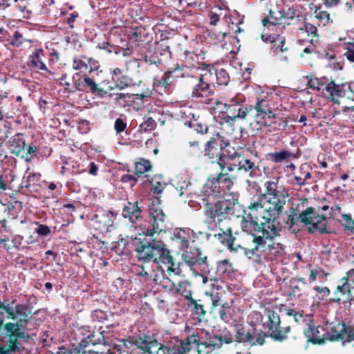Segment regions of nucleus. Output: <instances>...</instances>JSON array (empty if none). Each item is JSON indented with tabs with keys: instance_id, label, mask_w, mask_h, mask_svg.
Masks as SVG:
<instances>
[{
	"instance_id": "1",
	"label": "nucleus",
	"mask_w": 354,
	"mask_h": 354,
	"mask_svg": "<svg viewBox=\"0 0 354 354\" xmlns=\"http://www.w3.org/2000/svg\"><path fill=\"white\" fill-rule=\"evenodd\" d=\"M265 187L264 194L252 199L241 224L242 230L252 236L254 243L253 249L245 252L246 255L254 256L257 259V253L263 249L265 239L279 235L274 223L282 214L288 196L279 190L277 181H267Z\"/></svg>"
},
{
	"instance_id": "2",
	"label": "nucleus",
	"mask_w": 354,
	"mask_h": 354,
	"mask_svg": "<svg viewBox=\"0 0 354 354\" xmlns=\"http://www.w3.org/2000/svg\"><path fill=\"white\" fill-rule=\"evenodd\" d=\"M333 207L327 204L318 206H310L305 209L299 210L298 207L291 206L286 212V216L283 218L285 227L292 232H298L301 223L308 227V232L313 234L318 232L330 234L332 231L328 227V219H334Z\"/></svg>"
},
{
	"instance_id": "3",
	"label": "nucleus",
	"mask_w": 354,
	"mask_h": 354,
	"mask_svg": "<svg viewBox=\"0 0 354 354\" xmlns=\"http://www.w3.org/2000/svg\"><path fill=\"white\" fill-rule=\"evenodd\" d=\"M135 251L137 257L144 263L153 262L156 264H169L168 272L179 274L181 272L180 263L173 259L169 250L162 241L135 239Z\"/></svg>"
},
{
	"instance_id": "4",
	"label": "nucleus",
	"mask_w": 354,
	"mask_h": 354,
	"mask_svg": "<svg viewBox=\"0 0 354 354\" xmlns=\"http://www.w3.org/2000/svg\"><path fill=\"white\" fill-rule=\"evenodd\" d=\"M229 194L224 199L218 197H203L204 215L209 225H218L225 220L235 216V206L239 204V196Z\"/></svg>"
},
{
	"instance_id": "5",
	"label": "nucleus",
	"mask_w": 354,
	"mask_h": 354,
	"mask_svg": "<svg viewBox=\"0 0 354 354\" xmlns=\"http://www.w3.org/2000/svg\"><path fill=\"white\" fill-rule=\"evenodd\" d=\"M212 71L202 73L198 77V82L192 90L191 97L196 102L214 106L222 104L216 97L213 84Z\"/></svg>"
},
{
	"instance_id": "6",
	"label": "nucleus",
	"mask_w": 354,
	"mask_h": 354,
	"mask_svg": "<svg viewBox=\"0 0 354 354\" xmlns=\"http://www.w3.org/2000/svg\"><path fill=\"white\" fill-rule=\"evenodd\" d=\"M227 116L225 117L227 123L235 122H249L254 112L253 105L245 104V97L241 94H236L224 103Z\"/></svg>"
},
{
	"instance_id": "7",
	"label": "nucleus",
	"mask_w": 354,
	"mask_h": 354,
	"mask_svg": "<svg viewBox=\"0 0 354 354\" xmlns=\"http://www.w3.org/2000/svg\"><path fill=\"white\" fill-rule=\"evenodd\" d=\"M230 146V141L224 138L218 133L214 134L205 144L204 156L207 157L212 163H217L221 169L225 170V165L228 161V156L225 154V148Z\"/></svg>"
},
{
	"instance_id": "8",
	"label": "nucleus",
	"mask_w": 354,
	"mask_h": 354,
	"mask_svg": "<svg viewBox=\"0 0 354 354\" xmlns=\"http://www.w3.org/2000/svg\"><path fill=\"white\" fill-rule=\"evenodd\" d=\"M234 178L228 176L227 173L220 172L216 177L212 179L209 178L203 188V197H218L222 196L224 199L225 195H238L237 193L232 192L231 187L234 185Z\"/></svg>"
},
{
	"instance_id": "9",
	"label": "nucleus",
	"mask_w": 354,
	"mask_h": 354,
	"mask_svg": "<svg viewBox=\"0 0 354 354\" xmlns=\"http://www.w3.org/2000/svg\"><path fill=\"white\" fill-rule=\"evenodd\" d=\"M167 216L160 207L159 199L156 198V203L153 201L149 205V216L147 223L143 227L140 226L143 234L153 237L156 234H159L165 231L167 226Z\"/></svg>"
},
{
	"instance_id": "10",
	"label": "nucleus",
	"mask_w": 354,
	"mask_h": 354,
	"mask_svg": "<svg viewBox=\"0 0 354 354\" xmlns=\"http://www.w3.org/2000/svg\"><path fill=\"white\" fill-rule=\"evenodd\" d=\"M330 301L349 306L354 301V268L346 272V275L338 281L337 286L333 292Z\"/></svg>"
},
{
	"instance_id": "11",
	"label": "nucleus",
	"mask_w": 354,
	"mask_h": 354,
	"mask_svg": "<svg viewBox=\"0 0 354 354\" xmlns=\"http://www.w3.org/2000/svg\"><path fill=\"white\" fill-rule=\"evenodd\" d=\"M157 345V340L150 335H144L142 337H138L135 339H125L121 341V344H115L109 347L111 351L118 354H130V350L136 347L142 350L144 353L150 351L154 346Z\"/></svg>"
},
{
	"instance_id": "12",
	"label": "nucleus",
	"mask_w": 354,
	"mask_h": 354,
	"mask_svg": "<svg viewBox=\"0 0 354 354\" xmlns=\"http://www.w3.org/2000/svg\"><path fill=\"white\" fill-rule=\"evenodd\" d=\"M268 334L263 330H257L254 325H235V341L238 343L248 344L251 346L263 345Z\"/></svg>"
},
{
	"instance_id": "13",
	"label": "nucleus",
	"mask_w": 354,
	"mask_h": 354,
	"mask_svg": "<svg viewBox=\"0 0 354 354\" xmlns=\"http://www.w3.org/2000/svg\"><path fill=\"white\" fill-rule=\"evenodd\" d=\"M198 335L199 341L197 343H194L197 348L198 354L201 352L205 351V349H209L214 351L220 348L223 344H230L233 342V335L230 333L227 332L219 336L212 335L209 332H202L201 335Z\"/></svg>"
},
{
	"instance_id": "14",
	"label": "nucleus",
	"mask_w": 354,
	"mask_h": 354,
	"mask_svg": "<svg viewBox=\"0 0 354 354\" xmlns=\"http://www.w3.org/2000/svg\"><path fill=\"white\" fill-rule=\"evenodd\" d=\"M265 328L268 329L272 339L276 342H283L288 339V334L290 333V326H281V319L279 314L272 310L268 311V321L263 323Z\"/></svg>"
},
{
	"instance_id": "15",
	"label": "nucleus",
	"mask_w": 354,
	"mask_h": 354,
	"mask_svg": "<svg viewBox=\"0 0 354 354\" xmlns=\"http://www.w3.org/2000/svg\"><path fill=\"white\" fill-rule=\"evenodd\" d=\"M220 232L217 234H214V237L223 245H225L229 250L231 252H237L239 250H243V253L245 256L250 259L253 260L254 262L260 264L261 261V255H262V251L264 250V249L261 250L260 252H258V257H259V259H256V257H250L247 256L245 252L249 250H252L254 248V245L250 248H245L242 247L239 243H236V237L233 234V232L231 227L227 228L225 230L223 229L220 228ZM252 243L254 245V243L252 242ZM265 248V246L263 247Z\"/></svg>"
},
{
	"instance_id": "16",
	"label": "nucleus",
	"mask_w": 354,
	"mask_h": 354,
	"mask_svg": "<svg viewBox=\"0 0 354 354\" xmlns=\"http://www.w3.org/2000/svg\"><path fill=\"white\" fill-rule=\"evenodd\" d=\"M198 341V335L193 334L188 336L185 340H181L179 345L172 347L164 346L157 342V345L147 353L151 354H186L195 346L194 343H197Z\"/></svg>"
},
{
	"instance_id": "17",
	"label": "nucleus",
	"mask_w": 354,
	"mask_h": 354,
	"mask_svg": "<svg viewBox=\"0 0 354 354\" xmlns=\"http://www.w3.org/2000/svg\"><path fill=\"white\" fill-rule=\"evenodd\" d=\"M206 51L198 50L195 51L185 50L182 55L181 64L185 69H201L203 73L214 70L210 64L203 62L205 59Z\"/></svg>"
},
{
	"instance_id": "18",
	"label": "nucleus",
	"mask_w": 354,
	"mask_h": 354,
	"mask_svg": "<svg viewBox=\"0 0 354 354\" xmlns=\"http://www.w3.org/2000/svg\"><path fill=\"white\" fill-rule=\"evenodd\" d=\"M182 259L191 269L198 268L205 271L209 268L207 257L198 247H189L182 254Z\"/></svg>"
},
{
	"instance_id": "19",
	"label": "nucleus",
	"mask_w": 354,
	"mask_h": 354,
	"mask_svg": "<svg viewBox=\"0 0 354 354\" xmlns=\"http://www.w3.org/2000/svg\"><path fill=\"white\" fill-rule=\"evenodd\" d=\"M250 150L247 148L241 151H234L230 156H228V160L234 162L237 171H243L248 173L249 176L252 177L254 173L259 169V166L254 161L252 160Z\"/></svg>"
},
{
	"instance_id": "20",
	"label": "nucleus",
	"mask_w": 354,
	"mask_h": 354,
	"mask_svg": "<svg viewBox=\"0 0 354 354\" xmlns=\"http://www.w3.org/2000/svg\"><path fill=\"white\" fill-rule=\"evenodd\" d=\"M73 81L74 87L79 91L91 92L100 98L106 97L107 91L99 86L93 78L86 74L80 75L79 73H75L73 77Z\"/></svg>"
},
{
	"instance_id": "21",
	"label": "nucleus",
	"mask_w": 354,
	"mask_h": 354,
	"mask_svg": "<svg viewBox=\"0 0 354 354\" xmlns=\"http://www.w3.org/2000/svg\"><path fill=\"white\" fill-rule=\"evenodd\" d=\"M350 84H337L334 80L330 81L328 83L325 82L321 93L322 95L334 102L339 104V98L341 97H352L348 95Z\"/></svg>"
},
{
	"instance_id": "22",
	"label": "nucleus",
	"mask_w": 354,
	"mask_h": 354,
	"mask_svg": "<svg viewBox=\"0 0 354 354\" xmlns=\"http://www.w3.org/2000/svg\"><path fill=\"white\" fill-rule=\"evenodd\" d=\"M23 323L26 324V319L20 318L17 323H8L5 325L4 328L8 337V348L10 351H15L19 348L20 343L18 342L19 339H24V333L21 332L20 326Z\"/></svg>"
},
{
	"instance_id": "23",
	"label": "nucleus",
	"mask_w": 354,
	"mask_h": 354,
	"mask_svg": "<svg viewBox=\"0 0 354 354\" xmlns=\"http://www.w3.org/2000/svg\"><path fill=\"white\" fill-rule=\"evenodd\" d=\"M195 234L189 228H176L171 235V241L175 243L183 252L189 248L191 243L195 241Z\"/></svg>"
},
{
	"instance_id": "24",
	"label": "nucleus",
	"mask_w": 354,
	"mask_h": 354,
	"mask_svg": "<svg viewBox=\"0 0 354 354\" xmlns=\"http://www.w3.org/2000/svg\"><path fill=\"white\" fill-rule=\"evenodd\" d=\"M142 201H127L122 209V215L123 218L128 219L132 223L136 224L142 218Z\"/></svg>"
},
{
	"instance_id": "25",
	"label": "nucleus",
	"mask_w": 354,
	"mask_h": 354,
	"mask_svg": "<svg viewBox=\"0 0 354 354\" xmlns=\"http://www.w3.org/2000/svg\"><path fill=\"white\" fill-rule=\"evenodd\" d=\"M253 109L255 111L254 118L258 124H263L264 121L263 120H265L266 116H268V118H277L268 100L257 98Z\"/></svg>"
},
{
	"instance_id": "26",
	"label": "nucleus",
	"mask_w": 354,
	"mask_h": 354,
	"mask_svg": "<svg viewBox=\"0 0 354 354\" xmlns=\"http://www.w3.org/2000/svg\"><path fill=\"white\" fill-rule=\"evenodd\" d=\"M111 80L114 82V86H110V89L118 88L123 90L126 88L135 86L136 82L127 74L123 73L122 69L119 68H113L110 69Z\"/></svg>"
},
{
	"instance_id": "27",
	"label": "nucleus",
	"mask_w": 354,
	"mask_h": 354,
	"mask_svg": "<svg viewBox=\"0 0 354 354\" xmlns=\"http://www.w3.org/2000/svg\"><path fill=\"white\" fill-rule=\"evenodd\" d=\"M330 339L332 341H353L354 326L346 325L344 322H339L332 329Z\"/></svg>"
},
{
	"instance_id": "28",
	"label": "nucleus",
	"mask_w": 354,
	"mask_h": 354,
	"mask_svg": "<svg viewBox=\"0 0 354 354\" xmlns=\"http://www.w3.org/2000/svg\"><path fill=\"white\" fill-rule=\"evenodd\" d=\"M184 308L189 310L194 319L201 322L205 319L207 310L202 299H196L194 297L189 298L184 304Z\"/></svg>"
},
{
	"instance_id": "29",
	"label": "nucleus",
	"mask_w": 354,
	"mask_h": 354,
	"mask_svg": "<svg viewBox=\"0 0 354 354\" xmlns=\"http://www.w3.org/2000/svg\"><path fill=\"white\" fill-rule=\"evenodd\" d=\"M126 35L129 40L139 46L140 42L147 41L149 37L147 28L143 26H132Z\"/></svg>"
},
{
	"instance_id": "30",
	"label": "nucleus",
	"mask_w": 354,
	"mask_h": 354,
	"mask_svg": "<svg viewBox=\"0 0 354 354\" xmlns=\"http://www.w3.org/2000/svg\"><path fill=\"white\" fill-rule=\"evenodd\" d=\"M45 57L44 50L42 48H36L35 51L28 56V66L36 70L47 71L52 74L43 61Z\"/></svg>"
},
{
	"instance_id": "31",
	"label": "nucleus",
	"mask_w": 354,
	"mask_h": 354,
	"mask_svg": "<svg viewBox=\"0 0 354 354\" xmlns=\"http://www.w3.org/2000/svg\"><path fill=\"white\" fill-rule=\"evenodd\" d=\"M274 236L272 238L265 239V248L264 250L262 251L261 260L263 259H266L267 261H273L277 257L281 256L283 251V247L280 243H272L266 245V240H271ZM262 263V261L260 263Z\"/></svg>"
},
{
	"instance_id": "32",
	"label": "nucleus",
	"mask_w": 354,
	"mask_h": 354,
	"mask_svg": "<svg viewBox=\"0 0 354 354\" xmlns=\"http://www.w3.org/2000/svg\"><path fill=\"white\" fill-rule=\"evenodd\" d=\"M212 290L205 292L206 295L209 296L211 300L212 306L210 313H213L218 306L223 305L222 304V298L225 293L221 286L212 283Z\"/></svg>"
},
{
	"instance_id": "33",
	"label": "nucleus",
	"mask_w": 354,
	"mask_h": 354,
	"mask_svg": "<svg viewBox=\"0 0 354 354\" xmlns=\"http://www.w3.org/2000/svg\"><path fill=\"white\" fill-rule=\"evenodd\" d=\"M297 156L289 150H281L279 151L270 152L266 155L268 161L275 164L286 163Z\"/></svg>"
},
{
	"instance_id": "34",
	"label": "nucleus",
	"mask_w": 354,
	"mask_h": 354,
	"mask_svg": "<svg viewBox=\"0 0 354 354\" xmlns=\"http://www.w3.org/2000/svg\"><path fill=\"white\" fill-rule=\"evenodd\" d=\"M280 12L282 19H286L290 20V21L286 23L287 26L295 24L297 21H301L303 18V15L297 9V6H285L280 10Z\"/></svg>"
},
{
	"instance_id": "35",
	"label": "nucleus",
	"mask_w": 354,
	"mask_h": 354,
	"mask_svg": "<svg viewBox=\"0 0 354 354\" xmlns=\"http://www.w3.org/2000/svg\"><path fill=\"white\" fill-rule=\"evenodd\" d=\"M174 287V293L183 297L186 301L193 297L192 283L189 279L181 280Z\"/></svg>"
},
{
	"instance_id": "36",
	"label": "nucleus",
	"mask_w": 354,
	"mask_h": 354,
	"mask_svg": "<svg viewBox=\"0 0 354 354\" xmlns=\"http://www.w3.org/2000/svg\"><path fill=\"white\" fill-rule=\"evenodd\" d=\"M281 19L280 10L277 12L269 9L268 13L262 19L261 24L263 27L270 30L272 27L281 24Z\"/></svg>"
},
{
	"instance_id": "37",
	"label": "nucleus",
	"mask_w": 354,
	"mask_h": 354,
	"mask_svg": "<svg viewBox=\"0 0 354 354\" xmlns=\"http://www.w3.org/2000/svg\"><path fill=\"white\" fill-rule=\"evenodd\" d=\"M22 207V203L20 201H15L10 203L4 210L6 215L5 218H7L8 221L17 219Z\"/></svg>"
},
{
	"instance_id": "38",
	"label": "nucleus",
	"mask_w": 354,
	"mask_h": 354,
	"mask_svg": "<svg viewBox=\"0 0 354 354\" xmlns=\"http://www.w3.org/2000/svg\"><path fill=\"white\" fill-rule=\"evenodd\" d=\"M153 194L160 195L166 187L167 183L164 181L161 175H154L151 179H147Z\"/></svg>"
},
{
	"instance_id": "39",
	"label": "nucleus",
	"mask_w": 354,
	"mask_h": 354,
	"mask_svg": "<svg viewBox=\"0 0 354 354\" xmlns=\"http://www.w3.org/2000/svg\"><path fill=\"white\" fill-rule=\"evenodd\" d=\"M152 169V165L149 160L138 158L135 162V174L139 178Z\"/></svg>"
},
{
	"instance_id": "40",
	"label": "nucleus",
	"mask_w": 354,
	"mask_h": 354,
	"mask_svg": "<svg viewBox=\"0 0 354 354\" xmlns=\"http://www.w3.org/2000/svg\"><path fill=\"white\" fill-rule=\"evenodd\" d=\"M12 153L19 156L24 151L26 146L25 141L20 137L19 134L16 135L10 141Z\"/></svg>"
},
{
	"instance_id": "41",
	"label": "nucleus",
	"mask_w": 354,
	"mask_h": 354,
	"mask_svg": "<svg viewBox=\"0 0 354 354\" xmlns=\"http://www.w3.org/2000/svg\"><path fill=\"white\" fill-rule=\"evenodd\" d=\"M167 72L171 77H173L174 83L178 80V78H185L189 76L188 73H186L184 66L179 64H177L174 68L168 69Z\"/></svg>"
},
{
	"instance_id": "42",
	"label": "nucleus",
	"mask_w": 354,
	"mask_h": 354,
	"mask_svg": "<svg viewBox=\"0 0 354 354\" xmlns=\"http://www.w3.org/2000/svg\"><path fill=\"white\" fill-rule=\"evenodd\" d=\"M290 119V117H281L279 118L274 122H271L270 123H268L266 121H264L263 125L267 127H272L274 131H279L284 129L288 127Z\"/></svg>"
},
{
	"instance_id": "43",
	"label": "nucleus",
	"mask_w": 354,
	"mask_h": 354,
	"mask_svg": "<svg viewBox=\"0 0 354 354\" xmlns=\"http://www.w3.org/2000/svg\"><path fill=\"white\" fill-rule=\"evenodd\" d=\"M8 44L15 47H20L24 42H29L32 43V41L31 39H27L24 38L23 35L19 31H15L12 36H10L7 39Z\"/></svg>"
},
{
	"instance_id": "44",
	"label": "nucleus",
	"mask_w": 354,
	"mask_h": 354,
	"mask_svg": "<svg viewBox=\"0 0 354 354\" xmlns=\"http://www.w3.org/2000/svg\"><path fill=\"white\" fill-rule=\"evenodd\" d=\"M319 40L317 39H314L313 37L310 39H308V44L306 46H305L301 51L300 57H305L306 55H310L312 54L317 53L316 46L318 44Z\"/></svg>"
},
{
	"instance_id": "45",
	"label": "nucleus",
	"mask_w": 354,
	"mask_h": 354,
	"mask_svg": "<svg viewBox=\"0 0 354 354\" xmlns=\"http://www.w3.org/2000/svg\"><path fill=\"white\" fill-rule=\"evenodd\" d=\"M290 283L289 297L299 298L303 295L301 286L295 279H291Z\"/></svg>"
},
{
	"instance_id": "46",
	"label": "nucleus",
	"mask_w": 354,
	"mask_h": 354,
	"mask_svg": "<svg viewBox=\"0 0 354 354\" xmlns=\"http://www.w3.org/2000/svg\"><path fill=\"white\" fill-rule=\"evenodd\" d=\"M214 77H216V82L218 85H227L230 81V76L227 71L225 69H220L218 71L212 72Z\"/></svg>"
},
{
	"instance_id": "47",
	"label": "nucleus",
	"mask_w": 354,
	"mask_h": 354,
	"mask_svg": "<svg viewBox=\"0 0 354 354\" xmlns=\"http://www.w3.org/2000/svg\"><path fill=\"white\" fill-rule=\"evenodd\" d=\"M298 30L300 31H305L308 37L313 36L315 39H318L319 35L317 28L310 23L304 22L302 26L298 28Z\"/></svg>"
},
{
	"instance_id": "48",
	"label": "nucleus",
	"mask_w": 354,
	"mask_h": 354,
	"mask_svg": "<svg viewBox=\"0 0 354 354\" xmlns=\"http://www.w3.org/2000/svg\"><path fill=\"white\" fill-rule=\"evenodd\" d=\"M326 78H317L315 77H310L308 80V86L310 88L322 91L324 84L325 83Z\"/></svg>"
},
{
	"instance_id": "49",
	"label": "nucleus",
	"mask_w": 354,
	"mask_h": 354,
	"mask_svg": "<svg viewBox=\"0 0 354 354\" xmlns=\"http://www.w3.org/2000/svg\"><path fill=\"white\" fill-rule=\"evenodd\" d=\"M10 231V227L8 225V220L6 218L0 219V244L8 241V238L6 233Z\"/></svg>"
},
{
	"instance_id": "50",
	"label": "nucleus",
	"mask_w": 354,
	"mask_h": 354,
	"mask_svg": "<svg viewBox=\"0 0 354 354\" xmlns=\"http://www.w3.org/2000/svg\"><path fill=\"white\" fill-rule=\"evenodd\" d=\"M232 309L229 306L221 305L218 310V316L223 322L229 323L232 319Z\"/></svg>"
},
{
	"instance_id": "51",
	"label": "nucleus",
	"mask_w": 354,
	"mask_h": 354,
	"mask_svg": "<svg viewBox=\"0 0 354 354\" xmlns=\"http://www.w3.org/2000/svg\"><path fill=\"white\" fill-rule=\"evenodd\" d=\"M174 84L173 77H171L167 72H165L160 80H157V86L163 87L164 88H169L170 86Z\"/></svg>"
},
{
	"instance_id": "52",
	"label": "nucleus",
	"mask_w": 354,
	"mask_h": 354,
	"mask_svg": "<svg viewBox=\"0 0 354 354\" xmlns=\"http://www.w3.org/2000/svg\"><path fill=\"white\" fill-rule=\"evenodd\" d=\"M223 8L220 6L215 8V10H212L209 14V24L216 26L222 15Z\"/></svg>"
},
{
	"instance_id": "53",
	"label": "nucleus",
	"mask_w": 354,
	"mask_h": 354,
	"mask_svg": "<svg viewBox=\"0 0 354 354\" xmlns=\"http://www.w3.org/2000/svg\"><path fill=\"white\" fill-rule=\"evenodd\" d=\"M342 221L344 222L342 223V226L344 230H350L352 232H354V220L352 219L351 214H342Z\"/></svg>"
},
{
	"instance_id": "54",
	"label": "nucleus",
	"mask_w": 354,
	"mask_h": 354,
	"mask_svg": "<svg viewBox=\"0 0 354 354\" xmlns=\"http://www.w3.org/2000/svg\"><path fill=\"white\" fill-rule=\"evenodd\" d=\"M139 177L136 174H124L120 178V182L123 184H129L132 188L138 183Z\"/></svg>"
},
{
	"instance_id": "55",
	"label": "nucleus",
	"mask_w": 354,
	"mask_h": 354,
	"mask_svg": "<svg viewBox=\"0 0 354 354\" xmlns=\"http://www.w3.org/2000/svg\"><path fill=\"white\" fill-rule=\"evenodd\" d=\"M190 127L194 129V131L201 135L207 134L209 132L207 124L201 122H195L191 124Z\"/></svg>"
},
{
	"instance_id": "56",
	"label": "nucleus",
	"mask_w": 354,
	"mask_h": 354,
	"mask_svg": "<svg viewBox=\"0 0 354 354\" xmlns=\"http://www.w3.org/2000/svg\"><path fill=\"white\" fill-rule=\"evenodd\" d=\"M35 224L37 226L35 229V232L37 233L39 236H46L50 234L51 231L48 226L41 224L38 221L35 222Z\"/></svg>"
},
{
	"instance_id": "57",
	"label": "nucleus",
	"mask_w": 354,
	"mask_h": 354,
	"mask_svg": "<svg viewBox=\"0 0 354 354\" xmlns=\"http://www.w3.org/2000/svg\"><path fill=\"white\" fill-rule=\"evenodd\" d=\"M87 339H89V343L92 344H100L101 343L105 344V339L102 332H100L97 334L93 333L92 335L88 336Z\"/></svg>"
},
{
	"instance_id": "58",
	"label": "nucleus",
	"mask_w": 354,
	"mask_h": 354,
	"mask_svg": "<svg viewBox=\"0 0 354 354\" xmlns=\"http://www.w3.org/2000/svg\"><path fill=\"white\" fill-rule=\"evenodd\" d=\"M72 68L75 71L83 70L86 71L88 69V64L80 58L74 57L73 59Z\"/></svg>"
},
{
	"instance_id": "59",
	"label": "nucleus",
	"mask_w": 354,
	"mask_h": 354,
	"mask_svg": "<svg viewBox=\"0 0 354 354\" xmlns=\"http://www.w3.org/2000/svg\"><path fill=\"white\" fill-rule=\"evenodd\" d=\"M38 151V148L34 143H31L27 148L26 155H21V158H24L26 161H30L35 156V153Z\"/></svg>"
},
{
	"instance_id": "60",
	"label": "nucleus",
	"mask_w": 354,
	"mask_h": 354,
	"mask_svg": "<svg viewBox=\"0 0 354 354\" xmlns=\"http://www.w3.org/2000/svg\"><path fill=\"white\" fill-rule=\"evenodd\" d=\"M156 127V122L151 117H145L144 122L140 124V127L145 131L152 130Z\"/></svg>"
},
{
	"instance_id": "61",
	"label": "nucleus",
	"mask_w": 354,
	"mask_h": 354,
	"mask_svg": "<svg viewBox=\"0 0 354 354\" xmlns=\"http://www.w3.org/2000/svg\"><path fill=\"white\" fill-rule=\"evenodd\" d=\"M91 317L93 321L100 322L107 319V315L104 311L97 309L92 312Z\"/></svg>"
},
{
	"instance_id": "62",
	"label": "nucleus",
	"mask_w": 354,
	"mask_h": 354,
	"mask_svg": "<svg viewBox=\"0 0 354 354\" xmlns=\"http://www.w3.org/2000/svg\"><path fill=\"white\" fill-rule=\"evenodd\" d=\"M127 127V122L121 118H118L114 122V129L117 133L123 132Z\"/></svg>"
},
{
	"instance_id": "63",
	"label": "nucleus",
	"mask_w": 354,
	"mask_h": 354,
	"mask_svg": "<svg viewBox=\"0 0 354 354\" xmlns=\"http://www.w3.org/2000/svg\"><path fill=\"white\" fill-rule=\"evenodd\" d=\"M97 48L99 49L105 50L109 53H115V54L118 53V52L115 50V46L111 44L108 41H103V42L98 43V44L97 45Z\"/></svg>"
},
{
	"instance_id": "64",
	"label": "nucleus",
	"mask_w": 354,
	"mask_h": 354,
	"mask_svg": "<svg viewBox=\"0 0 354 354\" xmlns=\"http://www.w3.org/2000/svg\"><path fill=\"white\" fill-rule=\"evenodd\" d=\"M291 184L294 186L297 185L298 187H301L307 184H309V183L305 182L304 176L299 173L298 175L294 176L293 178L291 180Z\"/></svg>"
}]
</instances>
